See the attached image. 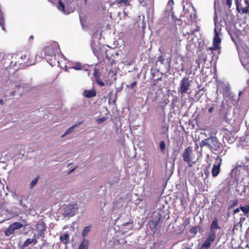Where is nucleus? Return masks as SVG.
I'll use <instances>...</instances> for the list:
<instances>
[{
	"mask_svg": "<svg viewBox=\"0 0 249 249\" xmlns=\"http://www.w3.org/2000/svg\"><path fill=\"white\" fill-rule=\"evenodd\" d=\"M59 50V45L57 43H53L46 46L43 50L47 61L52 66H55L59 63L56 57Z\"/></svg>",
	"mask_w": 249,
	"mask_h": 249,
	"instance_id": "obj_1",
	"label": "nucleus"
},
{
	"mask_svg": "<svg viewBox=\"0 0 249 249\" xmlns=\"http://www.w3.org/2000/svg\"><path fill=\"white\" fill-rule=\"evenodd\" d=\"M164 207L159 208L154 212L152 216V219L149 221L148 226L150 230L155 232L157 231V227L162 222L168 213L163 210Z\"/></svg>",
	"mask_w": 249,
	"mask_h": 249,
	"instance_id": "obj_2",
	"label": "nucleus"
},
{
	"mask_svg": "<svg viewBox=\"0 0 249 249\" xmlns=\"http://www.w3.org/2000/svg\"><path fill=\"white\" fill-rule=\"evenodd\" d=\"M218 229V219L214 218L210 228L208 236L203 243L199 249H208L214 242L216 237V232Z\"/></svg>",
	"mask_w": 249,
	"mask_h": 249,
	"instance_id": "obj_3",
	"label": "nucleus"
},
{
	"mask_svg": "<svg viewBox=\"0 0 249 249\" xmlns=\"http://www.w3.org/2000/svg\"><path fill=\"white\" fill-rule=\"evenodd\" d=\"M10 89L13 91L10 93V96H15L16 95V93L19 96L22 95V91L24 90L28 91L30 90V86L29 84L23 83L22 81H14L12 82H10Z\"/></svg>",
	"mask_w": 249,
	"mask_h": 249,
	"instance_id": "obj_4",
	"label": "nucleus"
},
{
	"mask_svg": "<svg viewBox=\"0 0 249 249\" xmlns=\"http://www.w3.org/2000/svg\"><path fill=\"white\" fill-rule=\"evenodd\" d=\"M18 58H20V60L15 61L14 65L17 66L18 65L20 66V68H22V67H28L34 64L33 58L29 55H27L20 53L13 55V59L18 60Z\"/></svg>",
	"mask_w": 249,
	"mask_h": 249,
	"instance_id": "obj_5",
	"label": "nucleus"
},
{
	"mask_svg": "<svg viewBox=\"0 0 249 249\" xmlns=\"http://www.w3.org/2000/svg\"><path fill=\"white\" fill-rule=\"evenodd\" d=\"M182 158L183 160L188 164L189 167H192L193 164L196 162V161H193L195 155L191 146H189L184 149L182 154Z\"/></svg>",
	"mask_w": 249,
	"mask_h": 249,
	"instance_id": "obj_6",
	"label": "nucleus"
},
{
	"mask_svg": "<svg viewBox=\"0 0 249 249\" xmlns=\"http://www.w3.org/2000/svg\"><path fill=\"white\" fill-rule=\"evenodd\" d=\"M216 0H214V17L213 18L214 23L215 27L214 29V36L213 39V47H210L209 49L211 50H216L218 49V32L217 31V12L216 9Z\"/></svg>",
	"mask_w": 249,
	"mask_h": 249,
	"instance_id": "obj_7",
	"label": "nucleus"
},
{
	"mask_svg": "<svg viewBox=\"0 0 249 249\" xmlns=\"http://www.w3.org/2000/svg\"><path fill=\"white\" fill-rule=\"evenodd\" d=\"M208 147L213 154H216V152L218 151V141L216 132H211L208 142Z\"/></svg>",
	"mask_w": 249,
	"mask_h": 249,
	"instance_id": "obj_8",
	"label": "nucleus"
},
{
	"mask_svg": "<svg viewBox=\"0 0 249 249\" xmlns=\"http://www.w3.org/2000/svg\"><path fill=\"white\" fill-rule=\"evenodd\" d=\"M190 86L191 81L189 80V77L184 76L180 81L178 92L181 94L184 95L187 92Z\"/></svg>",
	"mask_w": 249,
	"mask_h": 249,
	"instance_id": "obj_9",
	"label": "nucleus"
},
{
	"mask_svg": "<svg viewBox=\"0 0 249 249\" xmlns=\"http://www.w3.org/2000/svg\"><path fill=\"white\" fill-rule=\"evenodd\" d=\"M219 87L224 97L227 98L230 96V85L228 82L219 80Z\"/></svg>",
	"mask_w": 249,
	"mask_h": 249,
	"instance_id": "obj_10",
	"label": "nucleus"
},
{
	"mask_svg": "<svg viewBox=\"0 0 249 249\" xmlns=\"http://www.w3.org/2000/svg\"><path fill=\"white\" fill-rule=\"evenodd\" d=\"M24 226L20 222H15L10 225L9 227L5 230L4 233L6 236H9L11 234H14L16 230L20 229Z\"/></svg>",
	"mask_w": 249,
	"mask_h": 249,
	"instance_id": "obj_11",
	"label": "nucleus"
},
{
	"mask_svg": "<svg viewBox=\"0 0 249 249\" xmlns=\"http://www.w3.org/2000/svg\"><path fill=\"white\" fill-rule=\"evenodd\" d=\"M13 55L12 56L10 54H4V58L2 61H3L2 65L4 68L5 69H8V68H14L15 67L17 66V65H14V61H13Z\"/></svg>",
	"mask_w": 249,
	"mask_h": 249,
	"instance_id": "obj_12",
	"label": "nucleus"
},
{
	"mask_svg": "<svg viewBox=\"0 0 249 249\" xmlns=\"http://www.w3.org/2000/svg\"><path fill=\"white\" fill-rule=\"evenodd\" d=\"M77 208L75 205H67L64 208L63 215L65 216H71L74 214Z\"/></svg>",
	"mask_w": 249,
	"mask_h": 249,
	"instance_id": "obj_13",
	"label": "nucleus"
},
{
	"mask_svg": "<svg viewBox=\"0 0 249 249\" xmlns=\"http://www.w3.org/2000/svg\"><path fill=\"white\" fill-rule=\"evenodd\" d=\"M124 200L123 198L118 199L113 203V210L114 212H122L124 209Z\"/></svg>",
	"mask_w": 249,
	"mask_h": 249,
	"instance_id": "obj_14",
	"label": "nucleus"
},
{
	"mask_svg": "<svg viewBox=\"0 0 249 249\" xmlns=\"http://www.w3.org/2000/svg\"><path fill=\"white\" fill-rule=\"evenodd\" d=\"M91 47L94 54L97 57H101L100 52L101 51V47L98 41L95 42L92 40L91 43Z\"/></svg>",
	"mask_w": 249,
	"mask_h": 249,
	"instance_id": "obj_15",
	"label": "nucleus"
},
{
	"mask_svg": "<svg viewBox=\"0 0 249 249\" xmlns=\"http://www.w3.org/2000/svg\"><path fill=\"white\" fill-rule=\"evenodd\" d=\"M58 9L62 11L63 13L69 14L73 11V9L70 8V9L67 7H66L65 4L60 0L58 1V4L57 5Z\"/></svg>",
	"mask_w": 249,
	"mask_h": 249,
	"instance_id": "obj_16",
	"label": "nucleus"
},
{
	"mask_svg": "<svg viewBox=\"0 0 249 249\" xmlns=\"http://www.w3.org/2000/svg\"><path fill=\"white\" fill-rule=\"evenodd\" d=\"M174 61L175 65H177V66H175V69L178 70H181L182 71H183L184 67L182 57L178 56L177 58L175 59Z\"/></svg>",
	"mask_w": 249,
	"mask_h": 249,
	"instance_id": "obj_17",
	"label": "nucleus"
},
{
	"mask_svg": "<svg viewBox=\"0 0 249 249\" xmlns=\"http://www.w3.org/2000/svg\"><path fill=\"white\" fill-rule=\"evenodd\" d=\"M235 2L236 6V9L239 13L243 14V13H246L248 12L247 9L248 7H247L246 8H243L242 5L239 1V0H235Z\"/></svg>",
	"mask_w": 249,
	"mask_h": 249,
	"instance_id": "obj_18",
	"label": "nucleus"
},
{
	"mask_svg": "<svg viewBox=\"0 0 249 249\" xmlns=\"http://www.w3.org/2000/svg\"><path fill=\"white\" fill-rule=\"evenodd\" d=\"M83 95L87 98H92L96 96V91L94 89L91 90L86 89L84 90Z\"/></svg>",
	"mask_w": 249,
	"mask_h": 249,
	"instance_id": "obj_19",
	"label": "nucleus"
},
{
	"mask_svg": "<svg viewBox=\"0 0 249 249\" xmlns=\"http://www.w3.org/2000/svg\"><path fill=\"white\" fill-rule=\"evenodd\" d=\"M83 123V121L80 122L77 124L73 125L71 127H70L68 129H67L65 132L62 135V137H64L65 136L69 135L72 133L74 131V129L75 127L79 126Z\"/></svg>",
	"mask_w": 249,
	"mask_h": 249,
	"instance_id": "obj_20",
	"label": "nucleus"
},
{
	"mask_svg": "<svg viewBox=\"0 0 249 249\" xmlns=\"http://www.w3.org/2000/svg\"><path fill=\"white\" fill-rule=\"evenodd\" d=\"M204 91L203 90V88L199 89L196 92L193 99L195 102H197L199 101L200 98L202 97V96L204 94Z\"/></svg>",
	"mask_w": 249,
	"mask_h": 249,
	"instance_id": "obj_21",
	"label": "nucleus"
},
{
	"mask_svg": "<svg viewBox=\"0 0 249 249\" xmlns=\"http://www.w3.org/2000/svg\"><path fill=\"white\" fill-rule=\"evenodd\" d=\"M89 244V241L87 239H84L78 249H88Z\"/></svg>",
	"mask_w": 249,
	"mask_h": 249,
	"instance_id": "obj_22",
	"label": "nucleus"
},
{
	"mask_svg": "<svg viewBox=\"0 0 249 249\" xmlns=\"http://www.w3.org/2000/svg\"><path fill=\"white\" fill-rule=\"evenodd\" d=\"M69 235L68 233H65L63 235H61L59 237V240L61 242H63L65 244L69 243Z\"/></svg>",
	"mask_w": 249,
	"mask_h": 249,
	"instance_id": "obj_23",
	"label": "nucleus"
},
{
	"mask_svg": "<svg viewBox=\"0 0 249 249\" xmlns=\"http://www.w3.org/2000/svg\"><path fill=\"white\" fill-rule=\"evenodd\" d=\"M207 107L208 108V111L210 113H212L214 111L216 112L217 111V107L216 104H213L211 105H207Z\"/></svg>",
	"mask_w": 249,
	"mask_h": 249,
	"instance_id": "obj_24",
	"label": "nucleus"
},
{
	"mask_svg": "<svg viewBox=\"0 0 249 249\" xmlns=\"http://www.w3.org/2000/svg\"><path fill=\"white\" fill-rule=\"evenodd\" d=\"M212 175L213 177H215L218 175V164H213L212 170Z\"/></svg>",
	"mask_w": 249,
	"mask_h": 249,
	"instance_id": "obj_25",
	"label": "nucleus"
},
{
	"mask_svg": "<svg viewBox=\"0 0 249 249\" xmlns=\"http://www.w3.org/2000/svg\"><path fill=\"white\" fill-rule=\"evenodd\" d=\"M33 240L31 238H28L26 239L24 243L20 246L21 249H24L26 247L32 244Z\"/></svg>",
	"mask_w": 249,
	"mask_h": 249,
	"instance_id": "obj_26",
	"label": "nucleus"
},
{
	"mask_svg": "<svg viewBox=\"0 0 249 249\" xmlns=\"http://www.w3.org/2000/svg\"><path fill=\"white\" fill-rule=\"evenodd\" d=\"M40 177L39 176H37L34 179H33L30 184V188L32 189L36 185L37 182L39 179Z\"/></svg>",
	"mask_w": 249,
	"mask_h": 249,
	"instance_id": "obj_27",
	"label": "nucleus"
},
{
	"mask_svg": "<svg viewBox=\"0 0 249 249\" xmlns=\"http://www.w3.org/2000/svg\"><path fill=\"white\" fill-rule=\"evenodd\" d=\"M240 209L244 214L246 215L249 213V205L246 206H241Z\"/></svg>",
	"mask_w": 249,
	"mask_h": 249,
	"instance_id": "obj_28",
	"label": "nucleus"
},
{
	"mask_svg": "<svg viewBox=\"0 0 249 249\" xmlns=\"http://www.w3.org/2000/svg\"><path fill=\"white\" fill-rule=\"evenodd\" d=\"M90 230V226H87L85 227L83 232H82V236L83 237H86L87 236L88 234L89 233V231Z\"/></svg>",
	"mask_w": 249,
	"mask_h": 249,
	"instance_id": "obj_29",
	"label": "nucleus"
},
{
	"mask_svg": "<svg viewBox=\"0 0 249 249\" xmlns=\"http://www.w3.org/2000/svg\"><path fill=\"white\" fill-rule=\"evenodd\" d=\"M209 141V138L205 139L204 140H202L200 142L199 145L201 147H202L203 146L205 145H207L208 146V142Z\"/></svg>",
	"mask_w": 249,
	"mask_h": 249,
	"instance_id": "obj_30",
	"label": "nucleus"
},
{
	"mask_svg": "<svg viewBox=\"0 0 249 249\" xmlns=\"http://www.w3.org/2000/svg\"><path fill=\"white\" fill-rule=\"evenodd\" d=\"M23 198L25 200L26 199V198L25 197H24L23 196H21V197H17V200H18L19 202L20 205L21 206H22L23 208H26V206L24 204L22 203V199Z\"/></svg>",
	"mask_w": 249,
	"mask_h": 249,
	"instance_id": "obj_31",
	"label": "nucleus"
},
{
	"mask_svg": "<svg viewBox=\"0 0 249 249\" xmlns=\"http://www.w3.org/2000/svg\"><path fill=\"white\" fill-rule=\"evenodd\" d=\"M200 229H201V228L199 226H196V227H193L191 229V232L192 233L196 234L197 233V231L198 230H200Z\"/></svg>",
	"mask_w": 249,
	"mask_h": 249,
	"instance_id": "obj_32",
	"label": "nucleus"
},
{
	"mask_svg": "<svg viewBox=\"0 0 249 249\" xmlns=\"http://www.w3.org/2000/svg\"><path fill=\"white\" fill-rule=\"evenodd\" d=\"M160 147L161 151L163 152L165 149V144L163 141H161L160 142Z\"/></svg>",
	"mask_w": 249,
	"mask_h": 249,
	"instance_id": "obj_33",
	"label": "nucleus"
},
{
	"mask_svg": "<svg viewBox=\"0 0 249 249\" xmlns=\"http://www.w3.org/2000/svg\"><path fill=\"white\" fill-rule=\"evenodd\" d=\"M124 3L125 6H128L130 5L128 0H120L118 1V4H122Z\"/></svg>",
	"mask_w": 249,
	"mask_h": 249,
	"instance_id": "obj_34",
	"label": "nucleus"
},
{
	"mask_svg": "<svg viewBox=\"0 0 249 249\" xmlns=\"http://www.w3.org/2000/svg\"><path fill=\"white\" fill-rule=\"evenodd\" d=\"M106 120V118L105 117H103L97 119L96 120V122L98 124H100L103 123Z\"/></svg>",
	"mask_w": 249,
	"mask_h": 249,
	"instance_id": "obj_35",
	"label": "nucleus"
},
{
	"mask_svg": "<svg viewBox=\"0 0 249 249\" xmlns=\"http://www.w3.org/2000/svg\"><path fill=\"white\" fill-rule=\"evenodd\" d=\"M72 68L76 70H80L82 69L81 64L79 63H77L74 66L72 67Z\"/></svg>",
	"mask_w": 249,
	"mask_h": 249,
	"instance_id": "obj_36",
	"label": "nucleus"
},
{
	"mask_svg": "<svg viewBox=\"0 0 249 249\" xmlns=\"http://www.w3.org/2000/svg\"><path fill=\"white\" fill-rule=\"evenodd\" d=\"M93 76L95 78V80H97V78H99V76L98 74V70L97 69H95L94 70Z\"/></svg>",
	"mask_w": 249,
	"mask_h": 249,
	"instance_id": "obj_37",
	"label": "nucleus"
},
{
	"mask_svg": "<svg viewBox=\"0 0 249 249\" xmlns=\"http://www.w3.org/2000/svg\"><path fill=\"white\" fill-rule=\"evenodd\" d=\"M137 84V81H134L130 85H127V87L129 88H130L131 89H133Z\"/></svg>",
	"mask_w": 249,
	"mask_h": 249,
	"instance_id": "obj_38",
	"label": "nucleus"
},
{
	"mask_svg": "<svg viewBox=\"0 0 249 249\" xmlns=\"http://www.w3.org/2000/svg\"><path fill=\"white\" fill-rule=\"evenodd\" d=\"M96 82L100 86L103 87L105 85L104 82L101 81L99 78H97V80H96Z\"/></svg>",
	"mask_w": 249,
	"mask_h": 249,
	"instance_id": "obj_39",
	"label": "nucleus"
},
{
	"mask_svg": "<svg viewBox=\"0 0 249 249\" xmlns=\"http://www.w3.org/2000/svg\"><path fill=\"white\" fill-rule=\"evenodd\" d=\"M244 2L246 4V6L245 7H243V8H246L248 7L247 9L248 11V13H246V14H249V0H244Z\"/></svg>",
	"mask_w": 249,
	"mask_h": 249,
	"instance_id": "obj_40",
	"label": "nucleus"
},
{
	"mask_svg": "<svg viewBox=\"0 0 249 249\" xmlns=\"http://www.w3.org/2000/svg\"><path fill=\"white\" fill-rule=\"evenodd\" d=\"M238 200L236 199H235L232 201L231 204V205L230 207L233 208L235 206H236L238 205Z\"/></svg>",
	"mask_w": 249,
	"mask_h": 249,
	"instance_id": "obj_41",
	"label": "nucleus"
},
{
	"mask_svg": "<svg viewBox=\"0 0 249 249\" xmlns=\"http://www.w3.org/2000/svg\"><path fill=\"white\" fill-rule=\"evenodd\" d=\"M158 61L160 62L161 64H164V58L163 56L160 55L158 58Z\"/></svg>",
	"mask_w": 249,
	"mask_h": 249,
	"instance_id": "obj_42",
	"label": "nucleus"
},
{
	"mask_svg": "<svg viewBox=\"0 0 249 249\" xmlns=\"http://www.w3.org/2000/svg\"><path fill=\"white\" fill-rule=\"evenodd\" d=\"M140 3V4L142 6H146L147 3L146 2L145 0H138Z\"/></svg>",
	"mask_w": 249,
	"mask_h": 249,
	"instance_id": "obj_43",
	"label": "nucleus"
},
{
	"mask_svg": "<svg viewBox=\"0 0 249 249\" xmlns=\"http://www.w3.org/2000/svg\"><path fill=\"white\" fill-rule=\"evenodd\" d=\"M226 3L229 8H230L232 4V0H226Z\"/></svg>",
	"mask_w": 249,
	"mask_h": 249,
	"instance_id": "obj_44",
	"label": "nucleus"
},
{
	"mask_svg": "<svg viewBox=\"0 0 249 249\" xmlns=\"http://www.w3.org/2000/svg\"><path fill=\"white\" fill-rule=\"evenodd\" d=\"M45 243H46V241L44 240V242L42 243V244L38 246V249H42L43 247L45 246Z\"/></svg>",
	"mask_w": 249,
	"mask_h": 249,
	"instance_id": "obj_45",
	"label": "nucleus"
},
{
	"mask_svg": "<svg viewBox=\"0 0 249 249\" xmlns=\"http://www.w3.org/2000/svg\"><path fill=\"white\" fill-rule=\"evenodd\" d=\"M174 4V2L173 0H169L168 2V6H172Z\"/></svg>",
	"mask_w": 249,
	"mask_h": 249,
	"instance_id": "obj_46",
	"label": "nucleus"
},
{
	"mask_svg": "<svg viewBox=\"0 0 249 249\" xmlns=\"http://www.w3.org/2000/svg\"><path fill=\"white\" fill-rule=\"evenodd\" d=\"M240 210H241L240 207L235 209L233 211L234 213H238L240 211Z\"/></svg>",
	"mask_w": 249,
	"mask_h": 249,
	"instance_id": "obj_47",
	"label": "nucleus"
},
{
	"mask_svg": "<svg viewBox=\"0 0 249 249\" xmlns=\"http://www.w3.org/2000/svg\"><path fill=\"white\" fill-rule=\"evenodd\" d=\"M31 239L33 240L32 243H33L34 245H36L37 243V240L36 238H31Z\"/></svg>",
	"mask_w": 249,
	"mask_h": 249,
	"instance_id": "obj_48",
	"label": "nucleus"
},
{
	"mask_svg": "<svg viewBox=\"0 0 249 249\" xmlns=\"http://www.w3.org/2000/svg\"><path fill=\"white\" fill-rule=\"evenodd\" d=\"M13 198L17 200V197H19L16 194H14L13 195Z\"/></svg>",
	"mask_w": 249,
	"mask_h": 249,
	"instance_id": "obj_49",
	"label": "nucleus"
},
{
	"mask_svg": "<svg viewBox=\"0 0 249 249\" xmlns=\"http://www.w3.org/2000/svg\"><path fill=\"white\" fill-rule=\"evenodd\" d=\"M40 227H41V228L39 230L40 232H42L44 231V227L42 226V225H40Z\"/></svg>",
	"mask_w": 249,
	"mask_h": 249,
	"instance_id": "obj_50",
	"label": "nucleus"
},
{
	"mask_svg": "<svg viewBox=\"0 0 249 249\" xmlns=\"http://www.w3.org/2000/svg\"><path fill=\"white\" fill-rule=\"evenodd\" d=\"M131 223L130 222H125V223H123V225H131Z\"/></svg>",
	"mask_w": 249,
	"mask_h": 249,
	"instance_id": "obj_51",
	"label": "nucleus"
},
{
	"mask_svg": "<svg viewBox=\"0 0 249 249\" xmlns=\"http://www.w3.org/2000/svg\"><path fill=\"white\" fill-rule=\"evenodd\" d=\"M34 39V36H31L29 37V40H33Z\"/></svg>",
	"mask_w": 249,
	"mask_h": 249,
	"instance_id": "obj_52",
	"label": "nucleus"
},
{
	"mask_svg": "<svg viewBox=\"0 0 249 249\" xmlns=\"http://www.w3.org/2000/svg\"><path fill=\"white\" fill-rule=\"evenodd\" d=\"M216 85L217 86V89L216 90V92L217 93L218 92V83H217V81H216Z\"/></svg>",
	"mask_w": 249,
	"mask_h": 249,
	"instance_id": "obj_53",
	"label": "nucleus"
},
{
	"mask_svg": "<svg viewBox=\"0 0 249 249\" xmlns=\"http://www.w3.org/2000/svg\"><path fill=\"white\" fill-rule=\"evenodd\" d=\"M4 104L3 101L2 99L0 100V104L3 105Z\"/></svg>",
	"mask_w": 249,
	"mask_h": 249,
	"instance_id": "obj_54",
	"label": "nucleus"
},
{
	"mask_svg": "<svg viewBox=\"0 0 249 249\" xmlns=\"http://www.w3.org/2000/svg\"><path fill=\"white\" fill-rule=\"evenodd\" d=\"M220 162H219V165H218V167H219V170L220 169V163H221V159H220Z\"/></svg>",
	"mask_w": 249,
	"mask_h": 249,
	"instance_id": "obj_55",
	"label": "nucleus"
},
{
	"mask_svg": "<svg viewBox=\"0 0 249 249\" xmlns=\"http://www.w3.org/2000/svg\"><path fill=\"white\" fill-rule=\"evenodd\" d=\"M75 168H73L72 169H71L70 172H69V173H71L72 172H73Z\"/></svg>",
	"mask_w": 249,
	"mask_h": 249,
	"instance_id": "obj_56",
	"label": "nucleus"
},
{
	"mask_svg": "<svg viewBox=\"0 0 249 249\" xmlns=\"http://www.w3.org/2000/svg\"><path fill=\"white\" fill-rule=\"evenodd\" d=\"M164 128H165L166 130L167 131L168 130V127H165V126H164L163 127Z\"/></svg>",
	"mask_w": 249,
	"mask_h": 249,
	"instance_id": "obj_57",
	"label": "nucleus"
},
{
	"mask_svg": "<svg viewBox=\"0 0 249 249\" xmlns=\"http://www.w3.org/2000/svg\"><path fill=\"white\" fill-rule=\"evenodd\" d=\"M242 94V91H240L239 92V96H240Z\"/></svg>",
	"mask_w": 249,
	"mask_h": 249,
	"instance_id": "obj_58",
	"label": "nucleus"
},
{
	"mask_svg": "<svg viewBox=\"0 0 249 249\" xmlns=\"http://www.w3.org/2000/svg\"><path fill=\"white\" fill-rule=\"evenodd\" d=\"M161 77H160V78H157V79H156V80H157V81L160 80H161Z\"/></svg>",
	"mask_w": 249,
	"mask_h": 249,
	"instance_id": "obj_59",
	"label": "nucleus"
},
{
	"mask_svg": "<svg viewBox=\"0 0 249 249\" xmlns=\"http://www.w3.org/2000/svg\"><path fill=\"white\" fill-rule=\"evenodd\" d=\"M85 4H86L87 3V0H84Z\"/></svg>",
	"mask_w": 249,
	"mask_h": 249,
	"instance_id": "obj_60",
	"label": "nucleus"
},
{
	"mask_svg": "<svg viewBox=\"0 0 249 249\" xmlns=\"http://www.w3.org/2000/svg\"><path fill=\"white\" fill-rule=\"evenodd\" d=\"M213 158H215V160H217L218 159V156H217L216 157H214Z\"/></svg>",
	"mask_w": 249,
	"mask_h": 249,
	"instance_id": "obj_61",
	"label": "nucleus"
},
{
	"mask_svg": "<svg viewBox=\"0 0 249 249\" xmlns=\"http://www.w3.org/2000/svg\"><path fill=\"white\" fill-rule=\"evenodd\" d=\"M220 42H221V39H220V38L219 37V41H218L219 44L220 43Z\"/></svg>",
	"mask_w": 249,
	"mask_h": 249,
	"instance_id": "obj_62",
	"label": "nucleus"
},
{
	"mask_svg": "<svg viewBox=\"0 0 249 249\" xmlns=\"http://www.w3.org/2000/svg\"><path fill=\"white\" fill-rule=\"evenodd\" d=\"M216 72V68L214 69V72Z\"/></svg>",
	"mask_w": 249,
	"mask_h": 249,
	"instance_id": "obj_63",
	"label": "nucleus"
},
{
	"mask_svg": "<svg viewBox=\"0 0 249 249\" xmlns=\"http://www.w3.org/2000/svg\"><path fill=\"white\" fill-rule=\"evenodd\" d=\"M11 249L10 248H6V249Z\"/></svg>",
	"mask_w": 249,
	"mask_h": 249,
	"instance_id": "obj_64",
	"label": "nucleus"
}]
</instances>
